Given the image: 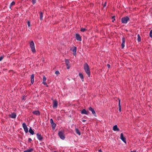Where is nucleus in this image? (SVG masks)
Segmentation results:
<instances>
[{
	"instance_id": "f704fd0d",
	"label": "nucleus",
	"mask_w": 152,
	"mask_h": 152,
	"mask_svg": "<svg viewBox=\"0 0 152 152\" xmlns=\"http://www.w3.org/2000/svg\"><path fill=\"white\" fill-rule=\"evenodd\" d=\"M36 0H32V3L33 4H34L36 2Z\"/></svg>"
},
{
	"instance_id": "f03ea898",
	"label": "nucleus",
	"mask_w": 152,
	"mask_h": 152,
	"mask_svg": "<svg viewBox=\"0 0 152 152\" xmlns=\"http://www.w3.org/2000/svg\"><path fill=\"white\" fill-rule=\"evenodd\" d=\"M30 46L33 53H35L36 52V50L35 48L34 44L33 41H31L30 42Z\"/></svg>"
},
{
	"instance_id": "9d476101",
	"label": "nucleus",
	"mask_w": 152,
	"mask_h": 152,
	"mask_svg": "<svg viewBox=\"0 0 152 152\" xmlns=\"http://www.w3.org/2000/svg\"><path fill=\"white\" fill-rule=\"evenodd\" d=\"M75 37L77 40L80 41H81V38L79 34H76Z\"/></svg>"
},
{
	"instance_id": "dca6fc26",
	"label": "nucleus",
	"mask_w": 152,
	"mask_h": 152,
	"mask_svg": "<svg viewBox=\"0 0 152 152\" xmlns=\"http://www.w3.org/2000/svg\"><path fill=\"white\" fill-rule=\"evenodd\" d=\"M16 116V114L15 113H12L10 115V117L11 118H15Z\"/></svg>"
},
{
	"instance_id": "ea45409f",
	"label": "nucleus",
	"mask_w": 152,
	"mask_h": 152,
	"mask_svg": "<svg viewBox=\"0 0 152 152\" xmlns=\"http://www.w3.org/2000/svg\"><path fill=\"white\" fill-rule=\"evenodd\" d=\"M119 111L120 112L121 111V107H119Z\"/></svg>"
},
{
	"instance_id": "79ce46f5",
	"label": "nucleus",
	"mask_w": 152,
	"mask_h": 152,
	"mask_svg": "<svg viewBox=\"0 0 152 152\" xmlns=\"http://www.w3.org/2000/svg\"><path fill=\"white\" fill-rule=\"evenodd\" d=\"M130 152H136V151L135 150H134L133 151H131Z\"/></svg>"
},
{
	"instance_id": "4be33fe9",
	"label": "nucleus",
	"mask_w": 152,
	"mask_h": 152,
	"mask_svg": "<svg viewBox=\"0 0 152 152\" xmlns=\"http://www.w3.org/2000/svg\"><path fill=\"white\" fill-rule=\"evenodd\" d=\"M51 125L53 129V130H54L56 125V124L55 123H54L52 124Z\"/></svg>"
},
{
	"instance_id": "473e14b6",
	"label": "nucleus",
	"mask_w": 152,
	"mask_h": 152,
	"mask_svg": "<svg viewBox=\"0 0 152 152\" xmlns=\"http://www.w3.org/2000/svg\"><path fill=\"white\" fill-rule=\"evenodd\" d=\"M86 30V29L85 28H81V31L82 32H84Z\"/></svg>"
},
{
	"instance_id": "aec40b11",
	"label": "nucleus",
	"mask_w": 152,
	"mask_h": 152,
	"mask_svg": "<svg viewBox=\"0 0 152 152\" xmlns=\"http://www.w3.org/2000/svg\"><path fill=\"white\" fill-rule=\"evenodd\" d=\"M29 132L32 135H33L34 133V131L32 130L31 127H30L29 130Z\"/></svg>"
},
{
	"instance_id": "a878e982",
	"label": "nucleus",
	"mask_w": 152,
	"mask_h": 152,
	"mask_svg": "<svg viewBox=\"0 0 152 152\" xmlns=\"http://www.w3.org/2000/svg\"><path fill=\"white\" fill-rule=\"evenodd\" d=\"M137 41L138 42H140L141 41V38L139 34L137 35Z\"/></svg>"
},
{
	"instance_id": "a211bd4d",
	"label": "nucleus",
	"mask_w": 152,
	"mask_h": 152,
	"mask_svg": "<svg viewBox=\"0 0 152 152\" xmlns=\"http://www.w3.org/2000/svg\"><path fill=\"white\" fill-rule=\"evenodd\" d=\"M33 113L34 115H39V111H34L32 112Z\"/></svg>"
},
{
	"instance_id": "2eb2a0df",
	"label": "nucleus",
	"mask_w": 152,
	"mask_h": 152,
	"mask_svg": "<svg viewBox=\"0 0 152 152\" xmlns=\"http://www.w3.org/2000/svg\"><path fill=\"white\" fill-rule=\"evenodd\" d=\"M113 130L115 131H119V129L118 128V127H117V125H115L113 126Z\"/></svg>"
},
{
	"instance_id": "e433bc0d",
	"label": "nucleus",
	"mask_w": 152,
	"mask_h": 152,
	"mask_svg": "<svg viewBox=\"0 0 152 152\" xmlns=\"http://www.w3.org/2000/svg\"><path fill=\"white\" fill-rule=\"evenodd\" d=\"M28 141L29 142H31L32 141V139L31 138H29L28 139Z\"/></svg>"
},
{
	"instance_id": "393cba45",
	"label": "nucleus",
	"mask_w": 152,
	"mask_h": 152,
	"mask_svg": "<svg viewBox=\"0 0 152 152\" xmlns=\"http://www.w3.org/2000/svg\"><path fill=\"white\" fill-rule=\"evenodd\" d=\"M43 14L42 12H40V19L41 20H42L43 19Z\"/></svg>"
},
{
	"instance_id": "5701e85b",
	"label": "nucleus",
	"mask_w": 152,
	"mask_h": 152,
	"mask_svg": "<svg viewBox=\"0 0 152 152\" xmlns=\"http://www.w3.org/2000/svg\"><path fill=\"white\" fill-rule=\"evenodd\" d=\"M15 3L14 1H13L12 2V3H11V4L10 5V9H11L12 7L15 5Z\"/></svg>"
},
{
	"instance_id": "c756f323",
	"label": "nucleus",
	"mask_w": 152,
	"mask_h": 152,
	"mask_svg": "<svg viewBox=\"0 0 152 152\" xmlns=\"http://www.w3.org/2000/svg\"><path fill=\"white\" fill-rule=\"evenodd\" d=\"M151 38H152V30H151L149 34Z\"/></svg>"
},
{
	"instance_id": "72a5a7b5",
	"label": "nucleus",
	"mask_w": 152,
	"mask_h": 152,
	"mask_svg": "<svg viewBox=\"0 0 152 152\" xmlns=\"http://www.w3.org/2000/svg\"><path fill=\"white\" fill-rule=\"evenodd\" d=\"M67 67V69H69L70 68V65L69 64L66 65Z\"/></svg>"
},
{
	"instance_id": "f3484780",
	"label": "nucleus",
	"mask_w": 152,
	"mask_h": 152,
	"mask_svg": "<svg viewBox=\"0 0 152 152\" xmlns=\"http://www.w3.org/2000/svg\"><path fill=\"white\" fill-rule=\"evenodd\" d=\"M75 131L76 133L78 134L80 136L81 135V133L79 131V130H78V129L77 128H75Z\"/></svg>"
},
{
	"instance_id": "4c0bfd02",
	"label": "nucleus",
	"mask_w": 152,
	"mask_h": 152,
	"mask_svg": "<svg viewBox=\"0 0 152 152\" xmlns=\"http://www.w3.org/2000/svg\"><path fill=\"white\" fill-rule=\"evenodd\" d=\"M107 66L108 68H110V65L109 64H107Z\"/></svg>"
},
{
	"instance_id": "b1692460",
	"label": "nucleus",
	"mask_w": 152,
	"mask_h": 152,
	"mask_svg": "<svg viewBox=\"0 0 152 152\" xmlns=\"http://www.w3.org/2000/svg\"><path fill=\"white\" fill-rule=\"evenodd\" d=\"M33 151L32 148H30L27 150L23 152H32Z\"/></svg>"
},
{
	"instance_id": "4468645a",
	"label": "nucleus",
	"mask_w": 152,
	"mask_h": 152,
	"mask_svg": "<svg viewBox=\"0 0 152 152\" xmlns=\"http://www.w3.org/2000/svg\"><path fill=\"white\" fill-rule=\"evenodd\" d=\"M34 74H32L31 76V82L32 84H33L34 82Z\"/></svg>"
},
{
	"instance_id": "a18cd8bd",
	"label": "nucleus",
	"mask_w": 152,
	"mask_h": 152,
	"mask_svg": "<svg viewBox=\"0 0 152 152\" xmlns=\"http://www.w3.org/2000/svg\"><path fill=\"white\" fill-rule=\"evenodd\" d=\"M56 152V151H55V152Z\"/></svg>"
},
{
	"instance_id": "58836bf2",
	"label": "nucleus",
	"mask_w": 152,
	"mask_h": 152,
	"mask_svg": "<svg viewBox=\"0 0 152 152\" xmlns=\"http://www.w3.org/2000/svg\"><path fill=\"white\" fill-rule=\"evenodd\" d=\"M3 59V57L1 56L0 57V61H1Z\"/></svg>"
},
{
	"instance_id": "2f4dec72",
	"label": "nucleus",
	"mask_w": 152,
	"mask_h": 152,
	"mask_svg": "<svg viewBox=\"0 0 152 152\" xmlns=\"http://www.w3.org/2000/svg\"><path fill=\"white\" fill-rule=\"evenodd\" d=\"M55 74L56 75H58L60 74V73L58 71H56L55 72Z\"/></svg>"
},
{
	"instance_id": "7ed1b4c3",
	"label": "nucleus",
	"mask_w": 152,
	"mask_h": 152,
	"mask_svg": "<svg viewBox=\"0 0 152 152\" xmlns=\"http://www.w3.org/2000/svg\"><path fill=\"white\" fill-rule=\"evenodd\" d=\"M58 136L60 139L62 140H64L65 139V136L64 132L62 131H59L58 132Z\"/></svg>"
},
{
	"instance_id": "c9c22d12",
	"label": "nucleus",
	"mask_w": 152,
	"mask_h": 152,
	"mask_svg": "<svg viewBox=\"0 0 152 152\" xmlns=\"http://www.w3.org/2000/svg\"><path fill=\"white\" fill-rule=\"evenodd\" d=\"M112 22H114V21L115 20V19L114 17H112Z\"/></svg>"
},
{
	"instance_id": "f257e3e1",
	"label": "nucleus",
	"mask_w": 152,
	"mask_h": 152,
	"mask_svg": "<svg viewBox=\"0 0 152 152\" xmlns=\"http://www.w3.org/2000/svg\"><path fill=\"white\" fill-rule=\"evenodd\" d=\"M83 68L85 72L89 77L90 75V69L89 66L87 63L84 64Z\"/></svg>"
},
{
	"instance_id": "c85d7f7f",
	"label": "nucleus",
	"mask_w": 152,
	"mask_h": 152,
	"mask_svg": "<svg viewBox=\"0 0 152 152\" xmlns=\"http://www.w3.org/2000/svg\"><path fill=\"white\" fill-rule=\"evenodd\" d=\"M118 107H121V100L120 99H119Z\"/></svg>"
},
{
	"instance_id": "c03bdc74",
	"label": "nucleus",
	"mask_w": 152,
	"mask_h": 152,
	"mask_svg": "<svg viewBox=\"0 0 152 152\" xmlns=\"http://www.w3.org/2000/svg\"><path fill=\"white\" fill-rule=\"evenodd\" d=\"M99 152H102V151H101V149L99 150Z\"/></svg>"
},
{
	"instance_id": "bb28decb",
	"label": "nucleus",
	"mask_w": 152,
	"mask_h": 152,
	"mask_svg": "<svg viewBox=\"0 0 152 152\" xmlns=\"http://www.w3.org/2000/svg\"><path fill=\"white\" fill-rule=\"evenodd\" d=\"M65 62L66 65L69 64V62L68 59H66L65 60Z\"/></svg>"
},
{
	"instance_id": "9b49d317",
	"label": "nucleus",
	"mask_w": 152,
	"mask_h": 152,
	"mask_svg": "<svg viewBox=\"0 0 152 152\" xmlns=\"http://www.w3.org/2000/svg\"><path fill=\"white\" fill-rule=\"evenodd\" d=\"M37 139L39 140H41L42 139V136L41 134H39V133L37 134Z\"/></svg>"
},
{
	"instance_id": "1a4fd4ad",
	"label": "nucleus",
	"mask_w": 152,
	"mask_h": 152,
	"mask_svg": "<svg viewBox=\"0 0 152 152\" xmlns=\"http://www.w3.org/2000/svg\"><path fill=\"white\" fill-rule=\"evenodd\" d=\"M125 39L124 37L122 38V43L121 44L122 48H123L125 46Z\"/></svg>"
},
{
	"instance_id": "0eeeda50",
	"label": "nucleus",
	"mask_w": 152,
	"mask_h": 152,
	"mask_svg": "<svg viewBox=\"0 0 152 152\" xmlns=\"http://www.w3.org/2000/svg\"><path fill=\"white\" fill-rule=\"evenodd\" d=\"M53 108H56L57 107L58 103L56 100L53 101Z\"/></svg>"
},
{
	"instance_id": "7c9ffc66",
	"label": "nucleus",
	"mask_w": 152,
	"mask_h": 152,
	"mask_svg": "<svg viewBox=\"0 0 152 152\" xmlns=\"http://www.w3.org/2000/svg\"><path fill=\"white\" fill-rule=\"evenodd\" d=\"M50 124H52L54 123L52 119H50Z\"/></svg>"
},
{
	"instance_id": "423d86ee",
	"label": "nucleus",
	"mask_w": 152,
	"mask_h": 152,
	"mask_svg": "<svg viewBox=\"0 0 152 152\" xmlns=\"http://www.w3.org/2000/svg\"><path fill=\"white\" fill-rule=\"evenodd\" d=\"M120 139L121 140L125 143H126V138L124 137L123 133H121L120 135Z\"/></svg>"
},
{
	"instance_id": "412c9836",
	"label": "nucleus",
	"mask_w": 152,
	"mask_h": 152,
	"mask_svg": "<svg viewBox=\"0 0 152 152\" xmlns=\"http://www.w3.org/2000/svg\"><path fill=\"white\" fill-rule=\"evenodd\" d=\"M79 76L80 78L81 79L82 81L83 82L84 81V79H83L84 77H83V75H82V74L81 73H79Z\"/></svg>"
},
{
	"instance_id": "cd10ccee",
	"label": "nucleus",
	"mask_w": 152,
	"mask_h": 152,
	"mask_svg": "<svg viewBox=\"0 0 152 152\" xmlns=\"http://www.w3.org/2000/svg\"><path fill=\"white\" fill-rule=\"evenodd\" d=\"M27 25L28 27H30L31 26L30 22L29 21H28L27 22Z\"/></svg>"
},
{
	"instance_id": "20e7f679",
	"label": "nucleus",
	"mask_w": 152,
	"mask_h": 152,
	"mask_svg": "<svg viewBox=\"0 0 152 152\" xmlns=\"http://www.w3.org/2000/svg\"><path fill=\"white\" fill-rule=\"evenodd\" d=\"M129 18L127 16L125 17H124L122 18L121 21L122 23H126L129 20Z\"/></svg>"
},
{
	"instance_id": "f8f14e48",
	"label": "nucleus",
	"mask_w": 152,
	"mask_h": 152,
	"mask_svg": "<svg viewBox=\"0 0 152 152\" xmlns=\"http://www.w3.org/2000/svg\"><path fill=\"white\" fill-rule=\"evenodd\" d=\"M88 111H86L85 109L82 110L81 111V113L82 114H84L88 115Z\"/></svg>"
},
{
	"instance_id": "6ab92c4d",
	"label": "nucleus",
	"mask_w": 152,
	"mask_h": 152,
	"mask_svg": "<svg viewBox=\"0 0 152 152\" xmlns=\"http://www.w3.org/2000/svg\"><path fill=\"white\" fill-rule=\"evenodd\" d=\"M76 49H77V48L75 47H74V49L72 50V51L73 52V54L74 56H75L76 54Z\"/></svg>"
},
{
	"instance_id": "6e6552de",
	"label": "nucleus",
	"mask_w": 152,
	"mask_h": 152,
	"mask_svg": "<svg viewBox=\"0 0 152 152\" xmlns=\"http://www.w3.org/2000/svg\"><path fill=\"white\" fill-rule=\"evenodd\" d=\"M88 109L90 111H91L92 112V113L95 116H96V113L93 108H92L91 107H90Z\"/></svg>"
},
{
	"instance_id": "39448f33",
	"label": "nucleus",
	"mask_w": 152,
	"mask_h": 152,
	"mask_svg": "<svg viewBox=\"0 0 152 152\" xmlns=\"http://www.w3.org/2000/svg\"><path fill=\"white\" fill-rule=\"evenodd\" d=\"M22 126L26 133H27L28 132V129L25 123H23Z\"/></svg>"
},
{
	"instance_id": "a19ab883",
	"label": "nucleus",
	"mask_w": 152,
	"mask_h": 152,
	"mask_svg": "<svg viewBox=\"0 0 152 152\" xmlns=\"http://www.w3.org/2000/svg\"><path fill=\"white\" fill-rule=\"evenodd\" d=\"M106 4H107V3H106V2H105V3H104V7H105V6H106Z\"/></svg>"
},
{
	"instance_id": "37998d69",
	"label": "nucleus",
	"mask_w": 152,
	"mask_h": 152,
	"mask_svg": "<svg viewBox=\"0 0 152 152\" xmlns=\"http://www.w3.org/2000/svg\"><path fill=\"white\" fill-rule=\"evenodd\" d=\"M82 121H83V122H85L86 121V120H83Z\"/></svg>"
},
{
	"instance_id": "ddd939ff",
	"label": "nucleus",
	"mask_w": 152,
	"mask_h": 152,
	"mask_svg": "<svg viewBox=\"0 0 152 152\" xmlns=\"http://www.w3.org/2000/svg\"><path fill=\"white\" fill-rule=\"evenodd\" d=\"M46 80V77L45 76H43V82H42V83H43V84L44 85L46 86L47 87H48V86L47 84L45 82Z\"/></svg>"
}]
</instances>
